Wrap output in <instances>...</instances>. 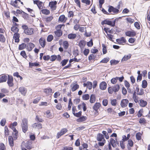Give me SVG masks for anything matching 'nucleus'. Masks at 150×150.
Returning a JSON list of instances; mask_svg holds the SVG:
<instances>
[{
  "label": "nucleus",
  "instance_id": "obj_44",
  "mask_svg": "<svg viewBox=\"0 0 150 150\" xmlns=\"http://www.w3.org/2000/svg\"><path fill=\"white\" fill-rule=\"evenodd\" d=\"M44 92L47 94H49L52 92V89L50 88L45 89L44 90Z\"/></svg>",
  "mask_w": 150,
  "mask_h": 150
},
{
  "label": "nucleus",
  "instance_id": "obj_43",
  "mask_svg": "<svg viewBox=\"0 0 150 150\" xmlns=\"http://www.w3.org/2000/svg\"><path fill=\"white\" fill-rule=\"evenodd\" d=\"M6 38L4 36L1 34H0V41L2 43H4L5 42Z\"/></svg>",
  "mask_w": 150,
  "mask_h": 150
},
{
  "label": "nucleus",
  "instance_id": "obj_59",
  "mask_svg": "<svg viewBox=\"0 0 150 150\" xmlns=\"http://www.w3.org/2000/svg\"><path fill=\"white\" fill-rule=\"evenodd\" d=\"M73 148L71 146L67 147V146L64 147L62 150H72Z\"/></svg>",
  "mask_w": 150,
  "mask_h": 150
},
{
  "label": "nucleus",
  "instance_id": "obj_28",
  "mask_svg": "<svg viewBox=\"0 0 150 150\" xmlns=\"http://www.w3.org/2000/svg\"><path fill=\"white\" fill-rule=\"evenodd\" d=\"M26 9H27V10H28V12H30V13L31 14L30 15V16L32 17H35V16L34 14V13H35L34 11V10L33 9H31L30 8H26Z\"/></svg>",
  "mask_w": 150,
  "mask_h": 150
},
{
  "label": "nucleus",
  "instance_id": "obj_7",
  "mask_svg": "<svg viewBox=\"0 0 150 150\" xmlns=\"http://www.w3.org/2000/svg\"><path fill=\"white\" fill-rule=\"evenodd\" d=\"M108 11L109 13L112 12L114 13H117L119 12V10L112 6H110L108 9Z\"/></svg>",
  "mask_w": 150,
  "mask_h": 150
},
{
  "label": "nucleus",
  "instance_id": "obj_36",
  "mask_svg": "<svg viewBox=\"0 0 150 150\" xmlns=\"http://www.w3.org/2000/svg\"><path fill=\"white\" fill-rule=\"evenodd\" d=\"M99 6L100 10L103 13V8L102 5L103 4V0H99Z\"/></svg>",
  "mask_w": 150,
  "mask_h": 150
},
{
  "label": "nucleus",
  "instance_id": "obj_10",
  "mask_svg": "<svg viewBox=\"0 0 150 150\" xmlns=\"http://www.w3.org/2000/svg\"><path fill=\"white\" fill-rule=\"evenodd\" d=\"M29 67L30 68H32L33 67H39L40 66V65L39 64V62H36L33 63L29 62Z\"/></svg>",
  "mask_w": 150,
  "mask_h": 150
},
{
  "label": "nucleus",
  "instance_id": "obj_23",
  "mask_svg": "<svg viewBox=\"0 0 150 150\" xmlns=\"http://www.w3.org/2000/svg\"><path fill=\"white\" fill-rule=\"evenodd\" d=\"M100 106L101 105L100 103L96 102L93 106V108L94 110L97 111Z\"/></svg>",
  "mask_w": 150,
  "mask_h": 150
},
{
  "label": "nucleus",
  "instance_id": "obj_27",
  "mask_svg": "<svg viewBox=\"0 0 150 150\" xmlns=\"http://www.w3.org/2000/svg\"><path fill=\"white\" fill-rule=\"evenodd\" d=\"M33 126L34 128H36L37 127L38 128L41 129L42 127V125L39 122L35 123L33 124Z\"/></svg>",
  "mask_w": 150,
  "mask_h": 150
},
{
  "label": "nucleus",
  "instance_id": "obj_14",
  "mask_svg": "<svg viewBox=\"0 0 150 150\" xmlns=\"http://www.w3.org/2000/svg\"><path fill=\"white\" fill-rule=\"evenodd\" d=\"M40 44L42 48H44L46 45V41L43 38H41L39 40Z\"/></svg>",
  "mask_w": 150,
  "mask_h": 150
},
{
  "label": "nucleus",
  "instance_id": "obj_57",
  "mask_svg": "<svg viewBox=\"0 0 150 150\" xmlns=\"http://www.w3.org/2000/svg\"><path fill=\"white\" fill-rule=\"evenodd\" d=\"M107 38L110 40L112 42H114V41L112 40L113 37V35H111V34H107Z\"/></svg>",
  "mask_w": 150,
  "mask_h": 150
},
{
  "label": "nucleus",
  "instance_id": "obj_34",
  "mask_svg": "<svg viewBox=\"0 0 150 150\" xmlns=\"http://www.w3.org/2000/svg\"><path fill=\"white\" fill-rule=\"evenodd\" d=\"M22 17L25 19L26 20H29V16L28 14L26 13L24 11L22 13Z\"/></svg>",
  "mask_w": 150,
  "mask_h": 150
},
{
  "label": "nucleus",
  "instance_id": "obj_20",
  "mask_svg": "<svg viewBox=\"0 0 150 150\" xmlns=\"http://www.w3.org/2000/svg\"><path fill=\"white\" fill-rule=\"evenodd\" d=\"M44 114L46 115L45 117L51 119L53 117L52 113H51L50 110H47L45 112Z\"/></svg>",
  "mask_w": 150,
  "mask_h": 150
},
{
  "label": "nucleus",
  "instance_id": "obj_25",
  "mask_svg": "<svg viewBox=\"0 0 150 150\" xmlns=\"http://www.w3.org/2000/svg\"><path fill=\"white\" fill-rule=\"evenodd\" d=\"M72 84L71 85V87H72L71 89L72 92H74L79 88V85L77 84H74L72 86Z\"/></svg>",
  "mask_w": 150,
  "mask_h": 150
},
{
  "label": "nucleus",
  "instance_id": "obj_32",
  "mask_svg": "<svg viewBox=\"0 0 150 150\" xmlns=\"http://www.w3.org/2000/svg\"><path fill=\"white\" fill-rule=\"evenodd\" d=\"M76 37V35L75 34L70 33L68 35V38L72 40L74 39Z\"/></svg>",
  "mask_w": 150,
  "mask_h": 150
},
{
  "label": "nucleus",
  "instance_id": "obj_56",
  "mask_svg": "<svg viewBox=\"0 0 150 150\" xmlns=\"http://www.w3.org/2000/svg\"><path fill=\"white\" fill-rule=\"evenodd\" d=\"M82 3L86 4L87 5H89L90 4L91 1L90 0H82Z\"/></svg>",
  "mask_w": 150,
  "mask_h": 150
},
{
  "label": "nucleus",
  "instance_id": "obj_35",
  "mask_svg": "<svg viewBox=\"0 0 150 150\" xmlns=\"http://www.w3.org/2000/svg\"><path fill=\"white\" fill-rule=\"evenodd\" d=\"M25 47L26 48V45L25 43H23L19 45L18 49L20 50H23L24 49Z\"/></svg>",
  "mask_w": 150,
  "mask_h": 150
},
{
  "label": "nucleus",
  "instance_id": "obj_62",
  "mask_svg": "<svg viewBox=\"0 0 150 150\" xmlns=\"http://www.w3.org/2000/svg\"><path fill=\"white\" fill-rule=\"evenodd\" d=\"M116 103L117 100L116 99H114L111 100V105L113 106H116Z\"/></svg>",
  "mask_w": 150,
  "mask_h": 150
},
{
  "label": "nucleus",
  "instance_id": "obj_55",
  "mask_svg": "<svg viewBox=\"0 0 150 150\" xmlns=\"http://www.w3.org/2000/svg\"><path fill=\"white\" fill-rule=\"evenodd\" d=\"M96 57L93 54H91L88 57V59L89 61L95 59Z\"/></svg>",
  "mask_w": 150,
  "mask_h": 150
},
{
  "label": "nucleus",
  "instance_id": "obj_47",
  "mask_svg": "<svg viewBox=\"0 0 150 150\" xmlns=\"http://www.w3.org/2000/svg\"><path fill=\"white\" fill-rule=\"evenodd\" d=\"M68 61V59H64L61 61V64H62V66L63 67L66 65Z\"/></svg>",
  "mask_w": 150,
  "mask_h": 150
},
{
  "label": "nucleus",
  "instance_id": "obj_41",
  "mask_svg": "<svg viewBox=\"0 0 150 150\" xmlns=\"http://www.w3.org/2000/svg\"><path fill=\"white\" fill-rule=\"evenodd\" d=\"M147 83L146 80H144L142 81V87L143 88H146L147 86Z\"/></svg>",
  "mask_w": 150,
  "mask_h": 150
},
{
  "label": "nucleus",
  "instance_id": "obj_31",
  "mask_svg": "<svg viewBox=\"0 0 150 150\" xmlns=\"http://www.w3.org/2000/svg\"><path fill=\"white\" fill-rule=\"evenodd\" d=\"M17 3L18 2L16 0H15L14 1H11L10 3V4L16 8H19V7L16 4H17Z\"/></svg>",
  "mask_w": 150,
  "mask_h": 150
},
{
  "label": "nucleus",
  "instance_id": "obj_5",
  "mask_svg": "<svg viewBox=\"0 0 150 150\" xmlns=\"http://www.w3.org/2000/svg\"><path fill=\"white\" fill-rule=\"evenodd\" d=\"M8 76V79L7 83L9 87H12L14 84L13 83V79L12 76L7 75Z\"/></svg>",
  "mask_w": 150,
  "mask_h": 150
},
{
  "label": "nucleus",
  "instance_id": "obj_38",
  "mask_svg": "<svg viewBox=\"0 0 150 150\" xmlns=\"http://www.w3.org/2000/svg\"><path fill=\"white\" fill-rule=\"evenodd\" d=\"M104 31H105L107 34H108V32L112 34L113 33V31L112 30V29H110V28H104Z\"/></svg>",
  "mask_w": 150,
  "mask_h": 150
},
{
  "label": "nucleus",
  "instance_id": "obj_46",
  "mask_svg": "<svg viewBox=\"0 0 150 150\" xmlns=\"http://www.w3.org/2000/svg\"><path fill=\"white\" fill-rule=\"evenodd\" d=\"M90 96L88 94H85L83 95L82 96V98L83 100H87L89 99Z\"/></svg>",
  "mask_w": 150,
  "mask_h": 150
},
{
  "label": "nucleus",
  "instance_id": "obj_4",
  "mask_svg": "<svg viewBox=\"0 0 150 150\" xmlns=\"http://www.w3.org/2000/svg\"><path fill=\"white\" fill-rule=\"evenodd\" d=\"M33 142L31 140H28L25 143L24 141H23L22 142V144L24 145V146L28 150H30L32 148V144Z\"/></svg>",
  "mask_w": 150,
  "mask_h": 150
},
{
  "label": "nucleus",
  "instance_id": "obj_6",
  "mask_svg": "<svg viewBox=\"0 0 150 150\" xmlns=\"http://www.w3.org/2000/svg\"><path fill=\"white\" fill-rule=\"evenodd\" d=\"M67 131V129L66 128H63L62 129L60 132H59L57 134L56 137L59 139L62 135L64 134Z\"/></svg>",
  "mask_w": 150,
  "mask_h": 150
},
{
  "label": "nucleus",
  "instance_id": "obj_60",
  "mask_svg": "<svg viewBox=\"0 0 150 150\" xmlns=\"http://www.w3.org/2000/svg\"><path fill=\"white\" fill-rule=\"evenodd\" d=\"M128 143L127 146L129 145L130 147H132L133 145V142L132 141L131 139L128 140Z\"/></svg>",
  "mask_w": 150,
  "mask_h": 150
},
{
  "label": "nucleus",
  "instance_id": "obj_24",
  "mask_svg": "<svg viewBox=\"0 0 150 150\" xmlns=\"http://www.w3.org/2000/svg\"><path fill=\"white\" fill-rule=\"evenodd\" d=\"M54 33L56 36L58 37L61 36L62 35V32L61 30H57L54 32Z\"/></svg>",
  "mask_w": 150,
  "mask_h": 150
},
{
  "label": "nucleus",
  "instance_id": "obj_61",
  "mask_svg": "<svg viewBox=\"0 0 150 150\" xmlns=\"http://www.w3.org/2000/svg\"><path fill=\"white\" fill-rule=\"evenodd\" d=\"M50 58V57L49 55H45L43 57V59L45 61H48Z\"/></svg>",
  "mask_w": 150,
  "mask_h": 150
},
{
  "label": "nucleus",
  "instance_id": "obj_48",
  "mask_svg": "<svg viewBox=\"0 0 150 150\" xmlns=\"http://www.w3.org/2000/svg\"><path fill=\"white\" fill-rule=\"evenodd\" d=\"M53 36L52 35H48L47 38V41L48 42H50L53 39Z\"/></svg>",
  "mask_w": 150,
  "mask_h": 150
},
{
  "label": "nucleus",
  "instance_id": "obj_49",
  "mask_svg": "<svg viewBox=\"0 0 150 150\" xmlns=\"http://www.w3.org/2000/svg\"><path fill=\"white\" fill-rule=\"evenodd\" d=\"M87 88H88L89 90H91L92 87V82L89 81H87Z\"/></svg>",
  "mask_w": 150,
  "mask_h": 150
},
{
  "label": "nucleus",
  "instance_id": "obj_42",
  "mask_svg": "<svg viewBox=\"0 0 150 150\" xmlns=\"http://www.w3.org/2000/svg\"><path fill=\"white\" fill-rule=\"evenodd\" d=\"M63 45L64 48L66 50L67 49L69 46V44L67 41H65L63 42Z\"/></svg>",
  "mask_w": 150,
  "mask_h": 150
},
{
  "label": "nucleus",
  "instance_id": "obj_16",
  "mask_svg": "<svg viewBox=\"0 0 150 150\" xmlns=\"http://www.w3.org/2000/svg\"><path fill=\"white\" fill-rule=\"evenodd\" d=\"M7 79V76L6 74H4L0 78V83H2L6 81Z\"/></svg>",
  "mask_w": 150,
  "mask_h": 150
},
{
  "label": "nucleus",
  "instance_id": "obj_12",
  "mask_svg": "<svg viewBox=\"0 0 150 150\" xmlns=\"http://www.w3.org/2000/svg\"><path fill=\"white\" fill-rule=\"evenodd\" d=\"M20 34L18 33H15L13 35V38L15 40V42H16L18 43L20 41Z\"/></svg>",
  "mask_w": 150,
  "mask_h": 150
},
{
  "label": "nucleus",
  "instance_id": "obj_26",
  "mask_svg": "<svg viewBox=\"0 0 150 150\" xmlns=\"http://www.w3.org/2000/svg\"><path fill=\"white\" fill-rule=\"evenodd\" d=\"M131 56L132 55L131 54L125 55L122 59L121 62L127 61L131 58Z\"/></svg>",
  "mask_w": 150,
  "mask_h": 150
},
{
  "label": "nucleus",
  "instance_id": "obj_64",
  "mask_svg": "<svg viewBox=\"0 0 150 150\" xmlns=\"http://www.w3.org/2000/svg\"><path fill=\"white\" fill-rule=\"evenodd\" d=\"M5 145L3 143L0 144V150H5Z\"/></svg>",
  "mask_w": 150,
  "mask_h": 150
},
{
  "label": "nucleus",
  "instance_id": "obj_17",
  "mask_svg": "<svg viewBox=\"0 0 150 150\" xmlns=\"http://www.w3.org/2000/svg\"><path fill=\"white\" fill-rule=\"evenodd\" d=\"M87 119V117L86 116H81L76 119V121L79 122H81L86 121Z\"/></svg>",
  "mask_w": 150,
  "mask_h": 150
},
{
  "label": "nucleus",
  "instance_id": "obj_19",
  "mask_svg": "<svg viewBox=\"0 0 150 150\" xmlns=\"http://www.w3.org/2000/svg\"><path fill=\"white\" fill-rule=\"evenodd\" d=\"M8 140L9 145L11 147L13 146L14 145V140L13 137L11 136H9L8 138Z\"/></svg>",
  "mask_w": 150,
  "mask_h": 150
},
{
  "label": "nucleus",
  "instance_id": "obj_63",
  "mask_svg": "<svg viewBox=\"0 0 150 150\" xmlns=\"http://www.w3.org/2000/svg\"><path fill=\"white\" fill-rule=\"evenodd\" d=\"M22 28L24 30V33L26 32V30L28 28V27L26 25L24 24L22 25Z\"/></svg>",
  "mask_w": 150,
  "mask_h": 150
},
{
  "label": "nucleus",
  "instance_id": "obj_13",
  "mask_svg": "<svg viewBox=\"0 0 150 150\" xmlns=\"http://www.w3.org/2000/svg\"><path fill=\"white\" fill-rule=\"evenodd\" d=\"M125 35L127 36L131 37L136 36V33L134 30L132 31H127L125 32Z\"/></svg>",
  "mask_w": 150,
  "mask_h": 150
},
{
  "label": "nucleus",
  "instance_id": "obj_9",
  "mask_svg": "<svg viewBox=\"0 0 150 150\" xmlns=\"http://www.w3.org/2000/svg\"><path fill=\"white\" fill-rule=\"evenodd\" d=\"M19 91L23 96H25L27 92V89L24 87H21L19 88Z\"/></svg>",
  "mask_w": 150,
  "mask_h": 150
},
{
  "label": "nucleus",
  "instance_id": "obj_52",
  "mask_svg": "<svg viewBox=\"0 0 150 150\" xmlns=\"http://www.w3.org/2000/svg\"><path fill=\"white\" fill-rule=\"evenodd\" d=\"M20 55L24 58L26 59L27 57V56L24 50H23L20 53Z\"/></svg>",
  "mask_w": 150,
  "mask_h": 150
},
{
  "label": "nucleus",
  "instance_id": "obj_18",
  "mask_svg": "<svg viewBox=\"0 0 150 150\" xmlns=\"http://www.w3.org/2000/svg\"><path fill=\"white\" fill-rule=\"evenodd\" d=\"M35 47V45L34 44L31 42H30L28 43V45L26 46V48L28 49V50L29 51H31Z\"/></svg>",
  "mask_w": 150,
  "mask_h": 150
},
{
  "label": "nucleus",
  "instance_id": "obj_22",
  "mask_svg": "<svg viewBox=\"0 0 150 150\" xmlns=\"http://www.w3.org/2000/svg\"><path fill=\"white\" fill-rule=\"evenodd\" d=\"M139 104L140 106L142 107H145L147 105V102L146 101L141 99L139 100Z\"/></svg>",
  "mask_w": 150,
  "mask_h": 150
},
{
  "label": "nucleus",
  "instance_id": "obj_2",
  "mask_svg": "<svg viewBox=\"0 0 150 150\" xmlns=\"http://www.w3.org/2000/svg\"><path fill=\"white\" fill-rule=\"evenodd\" d=\"M120 89V86L118 84H116L112 87H109L108 88V92L110 94H112L113 92L116 93Z\"/></svg>",
  "mask_w": 150,
  "mask_h": 150
},
{
  "label": "nucleus",
  "instance_id": "obj_30",
  "mask_svg": "<svg viewBox=\"0 0 150 150\" xmlns=\"http://www.w3.org/2000/svg\"><path fill=\"white\" fill-rule=\"evenodd\" d=\"M96 100V97L95 95L92 94L90 96V101L92 103L95 102Z\"/></svg>",
  "mask_w": 150,
  "mask_h": 150
},
{
  "label": "nucleus",
  "instance_id": "obj_45",
  "mask_svg": "<svg viewBox=\"0 0 150 150\" xmlns=\"http://www.w3.org/2000/svg\"><path fill=\"white\" fill-rule=\"evenodd\" d=\"M65 18V16L64 15H62L60 16L59 18L58 21L61 22H63Z\"/></svg>",
  "mask_w": 150,
  "mask_h": 150
},
{
  "label": "nucleus",
  "instance_id": "obj_50",
  "mask_svg": "<svg viewBox=\"0 0 150 150\" xmlns=\"http://www.w3.org/2000/svg\"><path fill=\"white\" fill-rule=\"evenodd\" d=\"M74 113V115L77 117H79L82 115V112L81 111L77 113Z\"/></svg>",
  "mask_w": 150,
  "mask_h": 150
},
{
  "label": "nucleus",
  "instance_id": "obj_58",
  "mask_svg": "<svg viewBox=\"0 0 150 150\" xmlns=\"http://www.w3.org/2000/svg\"><path fill=\"white\" fill-rule=\"evenodd\" d=\"M89 50L88 49H85L83 51V54L85 56H87L89 53Z\"/></svg>",
  "mask_w": 150,
  "mask_h": 150
},
{
  "label": "nucleus",
  "instance_id": "obj_51",
  "mask_svg": "<svg viewBox=\"0 0 150 150\" xmlns=\"http://www.w3.org/2000/svg\"><path fill=\"white\" fill-rule=\"evenodd\" d=\"M4 129H5V136L6 137L7 136H8L9 134V132H8V127L6 126H5L4 127Z\"/></svg>",
  "mask_w": 150,
  "mask_h": 150
},
{
  "label": "nucleus",
  "instance_id": "obj_8",
  "mask_svg": "<svg viewBox=\"0 0 150 150\" xmlns=\"http://www.w3.org/2000/svg\"><path fill=\"white\" fill-rule=\"evenodd\" d=\"M129 103V100L127 99H124L122 100L120 103V105L122 108L126 107Z\"/></svg>",
  "mask_w": 150,
  "mask_h": 150
},
{
  "label": "nucleus",
  "instance_id": "obj_3",
  "mask_svg": "<svg viewBox=\"0 0 150 150\" xmlns=\"http://www.w3.org/2000/svg\"><path fill=\"white\" fill-rule=\"evenodd\" d=\"M118 21V19L117 18L112 21H110L108 19H106L104 20V24H107L112 27H114L115 25L116 22Z\"/></svg>",
  "mask_w": 150,
  "mask_h": 150
},
{
  "label": "nucleus",
  "instance_id": "obj_53",
  "mask_svg": "<svg viewBox=\"0 0 150 150\" xmlns=\"http://www.w3.org/2000/svg\"><path fill=\"white\" fill-rule=\"evenodd\" d=\"M141 134L140 132H138L136 134V138L138 140H139L141 139Z\"/></svg>",
  "mask_w": 150,
  "mask_h": 150
},
{
  "label": "nucleus",
  "instance_id": "obj_11",
  "mask_svg": "<svg viewBox=\"0 0 150 150\" xmlns=\"http://www.w3.org/2000/svg\"><path fill=\"white\" fill-rule=\"evenodd\" d=\"M57 4V2L56 1H51L49 3V6L51 7V8L54 10H56Z\"/></svg>",
  "mask_w": 150,
  "mask_h": 150
},
{
  "label": "nucleus",
  "instance_id": "obj_39",
  "mask_svg": "<svg viewBox=\"0 0 150 150\" xmlns=\"http://www.w3.org/2000/svg\"><path fill=\"white\" fill-rule=\"evenodd\" d=\"M41 11L42 13L45 15H48L50 13V11L47 9H42Z\"/></svg>",
  "mask_w": 150,
  "mask_h": 150
},
{
  "label": "nucleus",
  "instance_id": "obj_1",
  "mask_svg": "<svg viewBox=\"0 0 150 150\" xmlns=\"http://www.w3.org/2000/svg\"><path fill=\"white\" fill-rule=\"evenodd\" d=\"M28 121L27 118H24L22 119L21 125L22 131L24 133H26L28 130Z\"/></svg>",
  "mask_w": 150,
  "mask_h": 150
},
{
  "label": "nucleus",
  "instance_id": "obj_29",
  "mask_svg": "<svg viewBox=\"0 0 150 150\" xmlns=\"http://www.w3.org/2000/svg\"><path fill=\"white\" fill-rule=\"evenodd\" d=\"M103 139V134L101 133H98L97 136V140L98 141L100 142Z\"/></svg>",
  "mask_w": 150,
  "mask_h": 150
},
{
  "label": "nucleus",
  "instance_id": "obj_40",
  "mask_svg": "<svg viewBox=\"0 0 150 150\" xmlns=\"http://www.w3.org/2000/svg\"><path fill=\"white\" fill-rule=\"evenodd\" d=\"M86 42L83 40L80 41L79 43V45L80 47H83L86 45Z\"/></svg>",
  "mask_w": 150,
  "mask_h": 150
},
{
  "label": "nucleus",
  "instance_id": "obj_21",
  "mask_svg": "<svg viewBox=\"0 0 150 150\" xmlns=\"http://www.w3.org/2000/svg\"><path fill=\"white\" fill-rule=\"evenodd\" d=\"M34 29L33 28H28L26 32H25L24 33L27 35H31L33 33Z\"/></svg>",
  "mask_w": 150,
  "mask_h": 150
},
{
  "label": "nucleus",
  "instance_id": "obj_54",
  "mask_svg": "<svg viewBox=\"0 0 150 150\" xmlns=\"http://www.w3.org/2000/svg\"><path fill=\"white\" fill-rule=\"evenodd\" d=\"M93 45L92 39L90 40L89 41L87 42V45L89 47H92Z\"/></svg>",
  "mask_w": 150,
  "mask_h": 150
},
{
  "label": "nucleus",
  "instance_id": "obj_33",
  "mask_svg": "<svg viewBox=\"0 0 150 150\" xmlns=\"http://www.w3.org/2000/svg\"><path fill=\"white\" fill-rule=\"evenodd\" d=\"M19 29L17 27H15L13 26L11 28V30L13 32L16 33H18L19 31Z\"/></svg>",
  "mask_w": 150,
  "mask_h": 150
},
{
  "label": "nucleus",
  "instance_id": "obj_15",
  "mask_svg": "<svg viewBox=\"0 0 150 150\" xmlns=\"http://www.w3.org/2000/svg\"><path fill=\"white\" fill-rule=\"evenodd\" d=\"M116 41L117 42L120 44L125 43L126 41L125 38L124 37H122L120 38L117 39Z\"/></svg>",
  "mask_w": 150,
  "mask_h": 150
},
{
  "label": "nucleus",
  "instance_id": "obj_37",
  "mask_svg": "<svg viewBox=\"0 0 150 150\" xmlns=\"http://www.w3.org/2000/svg\"><path fill=\"white\" fill-rule=\"evenodd\" d=\"M119 62V61L115 59H112L110 61V63L111 65H115L117 64Z\"/></svg>",
  "mask_w": 150,
  "mask_h": 150
}]
</instances>
